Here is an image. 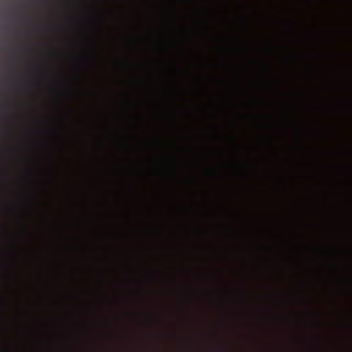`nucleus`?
Returning a JSON list of instances; mask_svg holds the SVG:
<instances>
[{
    "label": "nucleus",
    "mask_w": 352,
    "mask_h": 352,
    "mask_svg": "<svg viewBox=\"0 0 352 352\" xmlns=\"http://www.w3.org/2000/svg\"><path fill=\"white\" fill-rule=\"evenodd\" d=\"M122 284L125 287L130 288V289H135L137 287L136 285L132 284L125 280H122Z\"/></svg>",
    "instance_id": "1"
}]
</instances>
